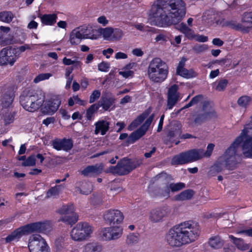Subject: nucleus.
<instances>
[{"label":"nucleus","mask_w":252,"mask_h":252,"mask_svg":"<svg viewBox=\"0 0 252 252\" xmlns=\"http://www.w3.org/2000/svg\"><path fill=\"white\" fill-rule=\"evenodd\" d=\"M61 103L60 96L54 95L43 105L41 110L44 114H53L58 109Z\"/></svg>","instance_id":"15"},{"label":"nucleus","mask_w":252,"mask_h":252,"mask_svg":"<svg viewBox=\"0 0 252 252\" xmlns=\"http://www.w3.org/2000/svg\"><path fill=\"white\" fill-rule=\"evenodd\" d=\"M171 189L169 187V184L166 185L164 187L159 190V195L161 197L168 198L170 196Z\"/></svg>","instance_id":"49"},{"label":"nucleus","mask_w":252,"mask_h":252,"mask_svg":"<svg viewBox=\"0 0 252 252\" xmlns=\"http://www.w3.org/2000/svg\"><path fill=\"white\" fill-rule=\"evenodd\" d=\"M139 237L138 236L134 233L130 234L127 236V242L128 244H135L138 242Z\"/></svg>","instance_id":"54"},{"label":"nucleus","mask_w":252,"mask_h":252,"mask_svg":"<svg viewBox=\"0 0 252 252\" xmlns=\"http://www.w3.org/2000/svg\"><path fill=\"white\" fill-rule=\"evenodd\" d=\"M82 39L83 38L78 28L73 30L69 34V41L72 45L79 44Z\"/></svg>","instance_id":"25"},{"label":"nucleus","mask_w":252,"mask_h":252,"mask_svg":"<svg viewBox=\"0 0 252 252\" xmlns=\"http://www.w3.org/2000/svg\"><path fill=\"white\" fill-rule=\"evenodd\" d=\"M35 164V156L32 155L28 157L22 163V165L23 166H33Z\"/></svg>","instance_id":"48"},{"label":"nucleus","mask_w":252,"mask_h":252,"mask_svg":"<svg viewBox=\"0 0 252 252\" xmlns=\"http://www.w3.org/2000/svg\"><path fill=\"white\" fill-rule=\"evenodd\" d=\"M167 215L165 210L158 208L152 210L149 216V219L153 223L162 221L164 218Z\"/></svg>","instance_id":"22"},{"label":"nucleus","mask_w":252,"mask_h":252,"mask_svg":"<svg viewBox=\"0 0 252 252\" xmlns=\"http://www.w3.org/2000/svg\"><path fill=\"white\" fill-rule=\"evenodd\" d=\"M242 22L245 24L247 26V27L246 28L241 24L237 23L233 21L228 22L226 25L236 30L248 32L249 31V28L252 29V12L245 13L242 18Z\"/></svg>","instance_id":"13"},{"label":"nucleus","mask_w":252,"mask_h":252,"mask_svg":"<svg viewBox=\"0 0 252 252\" xmlns=\"http://www.w3.org/2000/svg\"><path fill=\"white\" fill-rule=\"evenodd\" d=\"M200 233L199 224L193 221L187 220L169 229L165 235V240L172 247H180L195 241Z\"/></svg>","instance_id":"2"},{"label":"nucleus","mask_w":252,"mask_h":252,"mask_svg":"<svg viewBox=\"0 0 252 252\" xmlns=\"http://www.w3.org/2000/svg\"><path fill=\"white\" fill-rule=\"evenodd\" d=\"M208 48V45L205 44L196 45L193 47V50L197 53L203 52Z\"/></svg>","instance_id":"55"},{"label":"nucleus","mask_w":252,"mask_h":252,"mask_svg":"<svg viewBox=\"0 0 252 252\" xmlns=\"http://www.w3.org/2000/svg\"><path fill=\"white\" fill-rule=\"evenodd\" d=\"M68 104L69 106H72L75 104H78L80 105L85 106L87 102L81 99L77 95H73L70 97L68 100Z\"/></svg>","instance_id":"44"},{"label":"nucleus","mask_w":252,"mask_h":252,"mask_svg":"<svg viewBox=\"0 0 252 252\" xmlns=\"http://www.w3.org/2000/svg\"><path fill=\"white\" fill-rule=\"evenodd\" d=\"M29 234L33 232L49 233L52 229V224L49 221H39L26 224Z\"/></svg>","instance_id":"14"},{"label":"nucleus","mask_w":252,"mask_h":252,"mask_svg":"<svg viewBox=\"0 0 252 252\" xmlns=\"http://www.w3.org/2000/svg\"><path fill=\"white\" fill-rule=\"evenodd\" d=\"M229 238L239 249L245 250L247 247V245L244 243V240L242 239L235 237L232 235H229Z\"/></svg>","instance_id":"40"},{"label":"nucleus","mask_w":252,"mask_h":252,"mask_svg":"<svg viewBox=\"0 0 252 252\" xmlns=\"http://www.w3.org/2000/svg\"><path fill=\"white\" fill-rule=\"evenodd\" d=\"M251 130V128H244L241 135L212 167L211 171L218 173L225 169L230 170L235 169L239 159L238 151L241 147L244 156L252 158V137L248 135Z\"/></svg>","instance_id":"1"},{"label":"nucleus","mask_w":252,"mask_h":252,"mask_svg":"<svg viewBox=\"0 0 252 252\" xmlns=\"http://www.w3.org/2000/svg\"><path fill=\"white\" fill-rule=\"evenodd\" d=\"M148 112H144L135 119L128 126V129L132 130L139 126L148 116Z\"/></svg>","instance_id":"31"},{"label":"nucleus","mask_w":252,"mask_h":252,"mask_svg":"<svg viewBox=\"0 0 252 252\" xmlns=\"http://www.w3.org/2000/svg\"><path fill=\"white\" fill-rule=\"evenodd\" d=\"M228 84V81L225 79H221L212 84L213 88L217 91L220 92L225 90Z\"/></svg>","instance_id":"35"},{"label":"nucleus","mask_w":252,"mask_h":252,"mask_svg":"<svg viewBox=\"0 0 252 252\" xmlns=\"http://www.w3.org/2000/svg\"><path fill=\"white\" fill-rule=\"evenodd\" d=\"M78 28L83 39H90L95 40L99 38V31L94 29L91 25H84Z\"/></svg>","instance_id":"20"},{"label":"nucleus","mask_w":252,"mask_h":252,"mask_svg":"<svg viewBox=\"0 0 252 252\" xmlns=\"http://www.w3.org/2000/svg\"><path fill=\"white\" fill-rule=\"evenodd\" d=\"M127 58V55L123 52H119L116 53L115 58L117 60L126 59Z\"/></svg>","instance_id":"63"},{"label":"nucleus","mask_w":252,"mask_h":252,"mask_svg":"<svg viewBox=\"0 0 252 252\" xmlns=\"http://www.w3.org/2000/svg\"><path fill=\"white\" fill-rule=\"evenodd\" d=\"M100 92L98 90H94L90 95L89 102L92 103L94 102L100 96Z\"/></svg>","instance_id":"56"},{"label":"nucleus","mask_w":252,"mask_h":252,"mask_svg":"<svg viewBox=\"0 0 252 252\" xmlns=\"http://www.w3.org/2000/svg\"><path fill=\"white\" fill-rule=\"evenodd\" d=\"M204 113L202 116L204 119L210 117L212 115L214 111L213 109L212 106L208 102L204 103L203 107Z\"/></svg>","instance_id":"45"},{"label":"nucleus","mask_w":252,"mask_h":252,"mask_svg":"<svg viewBox=\"0 0 252 252\" xmlns=\"http://www.w3.org/2000/svg\"><path fill=\"white\" fill-rule=\"evenodd\" d=\"M29 234L27 225H25L14 230L4 240L7 243L18 242L23 236Z\"/></svg>","instance_id":"19"},{"label":"nucleus","mask_w":252,"mask_h":252,"mask_svg":"<svg viewBox=\"0 0 252 252\" xmlns=\"http://www.w3.org/2000/svg\"><path fill=\"white\" fill-rule=\"evenodd\" d=\"M123 228L121 225H112L111 226L102 228L100 236L104 241H111L118 239L123 235Z\"/></svg>","instance_id":"10"},{"label":"nucleus","mask_w":252,"mask_h":252,"mask_svg":"<svg viewBox=\"0 0 252 252\" xmlns=\"http://www.w3.org/2000/svg\"><path fill=\"white\" fill-rule=\"evenodd\" d=\"M52 76L51 73H41L38 75L34 79V82L37 83L41 81L48 79L50 77Z\"/></svg>","instance_id":"51"},{"label":"nucleus","mask_w":252,"mask_h":252,"mask_svg":"<svg viewBox=\"0 0 252 252\" xmlns=\"http://www.w3.org/2000/svg\"><path fill=\"white\" fill-rule=\"evenodd\" d=\"M93 190V185L91 183H85L83 184L80 189V192L83 194H88Z\"/></svg>","instance_id":"47"},{"label":"nucleus","mask_w":252,"mask_h":252,"mask_svg":"<svg viewBox=\"0 0 252 252\" xmlns=\"http://www.w3.org/2000/svg\"><path fill=\"white\" fill-rule=\"evenodd\" d=\"M189 163L192 162L201 158L198 149H194L187 151Z\"/></svg>","instance_id":"34"},{"label":"nucleus","mask_w":252,"mask_h":252,"mask_svg":"<svg viewBox=\"0 0 252 252\" xmlns=\"http://www.w3.org/2000/svg\"><path fill=\"white\" fill-rule=\"evenodd\" d=\"M252 98L247 95H243L238 98L237 103L239 106L243 108H247L251 103Z\"/></svg>","instance_id":"42"},{"label":"nucleus","mask_w":252,"mask_h":252,"mask_svg":"<svg viewBox=\"0 0 252 252\" xmlns=\"http://www.w3.org/2000/svg\"><path fill=\"white\" fill-rule=\"evenodd\" d=\"M28 247L30 252H48L50 250L46 240L39 234H32L30 237Z\"/></svg>","instance_id":"8"},{"label":"nucleus","mask_w":252,"mask_h":252,"mask_svg":"<svg viewBox=\"0 0 252 252\" xmlns=\"http://www.w3.org/2000/svg\"><path fill=\"white\" fill-rule=\"evenodd\" d=\"M53 147L58 150H63L65 152L70 151L73 146V143L71 139L56 138L52 142Z\"/></svg>","instance_id":"21"},{"label":"nucleus","mask_w":252,"mask_h":252,"mask_svg":"<svg viewBox=\"0 0 252 252\" xmlns=\"http://www.w3.org/2000/svg\"><path fill=\"white\" fill-rule=\"evenodd\" d=\"M110 123L105 120H100L94 124V134L97 135L100 133L101 135H105L109 129Z\"/></svg>","instance_id":"23"},{"label":"nucleus","mask_w":252,"mask_h":252,"mask_svg":"<svg viewBox=\"0 0 252 252\" xmlns=\"http://www.w3.org/2000/svg\"><path fill=\"white\" fill-rule=\"evenodd\" d=\"M133 168L131 165V161L128 159L124 158L119 161L116 166H110L108 172L114 174L123 175L130 172Z\"/></svg>","instance_id":"12"},{"label":"nucleus","mask_w":252,"mask_h":252,"mask_svg":"<svg viewBox=\"0 0 252 252\" xmlns=\"http://www.w3.org/2000/svg\"><path fill=\"white\" fill-rule=\"evenodd\" d=\"M136 66V63H130L125 65L122 70L119 72V74L125 78L129 77L132 78L134 73V70L132 69Z\"/></svg>","instance_id":"24"},{"label":"nucleus","mask_w":252,"mask_h":252,"mask_svg":"<svg viewBox=\"0 0 252 252\" xmlns=\"http://www.w3.org/2000/svg\"><path fill=\"white\" fill-rule=\"evenodd\" d=\"M103 220L106 224L109 225H121L124 216L122 212L117 209H109L106 211L103 215Z\"/></svg>","instance_id":"11"},{"label":"nucleus","mask_w":252,"mask_h":252,"mask_svg":"<svg viewBox=\"0 0 252 252\" xmlns=\"http://www.w3.org/2000/svg\"><path fill=\"white\" fill-rule=\"evenodd\" d=\"M154 117V115L152 114L146 120L144 124L139 129L132 132L128 137V142L130 143H133L143 136L151 124Z\"/></svg>","instance_id":"16"},{"label":"nucleus","mask_w":252,"mask_h":252,"mask_svg":"<svg viewBox=\"0 0 252 252\" xmlns=\"http://www.w3.org/2000/svg\"><path fill=\"white\" fill-rule=\"evenodd\" d=\"M103 250L102 246L96 242L89 243L85 246L86 252H99Z\"/></svg>","instance_id":"33"},{"label":"nucleus","mask_w":252,"mask_h":252,"mask_svg":"<svg viewBox=\"0 0 252 252\" xmlns=\"http://www.w3.org/2000/svg\"><path fill=\"white\" fill-rule=\"evenodd\" d=\"M89 85L88 79L86 78H82L80 81V86L82 89L85 90Z\"/></svg>","instance_id":"64"},{"label":"nucleus","mask_w":252,"mask_h":252,"mask_svg":"<svg viewBox=\"0 0 252 252\" xmlns=\"http://www.w3.org/2000/svg\"><path fill=\"white\" fill-rule=\"evenodd\" d=\"M113 41L120 40L123 36V31L119 29H113Z\"/></svg>","instance_id":"52"},{"label":"nucleus","mask_w":252,"mask_h":252,"mask_svg":"<svg viewBox=\"0 0 252 252\" xmlns=\"http://www.w3.org/2000/svg\"><path fill=\"white\" fill-rule=\"evenodd\" d=\"M194 39L198 42H205L208 41V38L203 35L195 34Z\"/></svg>","instance_id":"60"},{"label":"nucleus","mask_w":252,"mask_h":252,"mask_svg":"<svg viewBox=\"0 0 252 252\" xmlns=\"http://www.w3.org/2000/svg\"><path fill=\"white\" fill-rule=\"evenodd\" d=\"M98 109L96 104L92 105L86 111V117L87 120L91 121L93 119L94 113Z\"/></svg>","instance_id":"46"},{"label":"nucleus","mask_w":252,"mask_h":252,"mask_svg":"<svg viewBox=\"0 0 252 252\" xmlns=\"http://www.w3.org/2000/svg\"><path fill=\"white\" fill-rule=\"evenodd\" d=\"M41 23L45 25H53L57 21V15L56 14L40 15L38 16Z\"/></svg>","instance_id":"29"},{"label":"nucleus","mask_w":252,"mask_h":252,"mask_svg":"<svg viewBox=\"0 0 252 252\" xmlns=\"http://www.w3.org/2000/svg\"><path fill=\"white\" fill-rule=\"evenodd\" d=\"M17 60L13 50L9 48H4L0 52V64L12 65Z\"/></svg>","instance_id":"17"},{"label":"nucleus","mask_w":252,"mask_h":252,"mask_svg":"<svg viewBox=\"0 0 252 252\" xmlns=\"http://www.w3.org/2000/svg\"><path fill=\"white\" fill-rule=\"evenodd\" d=\"M45 94L42 91L24 92L20 96V103L27 111L34 112L42 108L45 102Z\"/></svg>","instance_id":"4"},{"label":"nucleus","mask_w":252,"mask_h":252,"mask_svg":"<svg viewBox=\"0 0 252 252\" xmlns=\"http://www.w3.org/2000/svg\"><path fill=\"white\" fill-rule=\"evenodd\" d=\"M218 14L212 11H207L204 13L202 17V20L208 25H212L215 23L218 24V21L217 19Z\"/></svg>","instance_id":"27"},{"label":"nucleus","mask_w":252,"mask_h":252,"mask_svg":"<svg viewBox=\"0 0 252 252\" xmlns=\"http://www.w3.org/2000/svg\"><path fill=\"white\" fill-rule=\"evenodd\" d=\"M214 147L215 145L214 144L210 143L208 145L207 149L205 151L202 149H198L199 151L200 152L201 158L210 157L212 154Z\"/></svg>","instance_id":"41"},{"label":"nucleus","mask_w":252,"mask_h":252,"mask_svg":"<svg viewBox=\"0 0 252 252\" xmlns=\"http://www.w3.org/2000/svg\"><path fill=\"white\" fill-rule=\"evenodd\" d=\"M186 61H187V60L185 58H183L181 59V60L180 61V62L178 64V65L177 67V70H176L177 73H178V72H179L180 71L182 70V69L185 68L184 66L185 65V63H186Z\"/></svg>","instance_id":"62"},{"label":"nucleus","mask_w":252,"mask_h":252,"mask_svg":"<svg viewBox=\"0 0 252 252\" xmlns=\"http://www.w3.org/2000/svg\"><path fill=\"white\" fill-rule=\"evenodd\" d=\"M63 188V187L61 185L51 188L47 191L46 197L49 198L56 197L59 195Z\"/></svg>","instance_id":"38"},{"label":"nucleus","mask_w":252,"mask_h":252,"mask_svg":"<svg viewBox=\"0 0 252 252\" xmlns=\"http://www.w3.org/2000/svg\"><path fill=\"white\" fill-rule=\"evenodd\" d=\"M97 22L103 26L108 24V20L105 16H101L97 19Z\"/></svg>","instance_id":"61"},{"label":"nucleus","mask_w":252,"mask_h":252,"mask_svg":"<svg viewBox=\"0 0 252 252\" xmlns=\"http://www.w3.org/2000/svg\"><path fill=\"white\" fill-rule=\"evenodd\" d=\"M169 187L171 191L175 192L184 188L185 185L183 183H171L169 184Z\"/></svg>","instance_id":"50"},{"label":"nucleus","mask_w":252,"mask_h":252,"mask_svg":"<svg viewBox=\"0 0 252 252\" xmlns=\"http://www.w3.org/2000/svg\"><path fill=\"white\" fill-rule=\"evenodd\" d=\"M115 102V99L114 98H104L103 97L101 99L100 101V106L102 107V108L105 110H108L110 107L112 105V104Z\"/></svg>","instance_id":"43"},{"label":"nucleus","mask_w":252,"mask_h":252,"mask_svg":"<svg viewBox=\"0 0 252 252\" xmlns=\"http://www.w3.org/2000/svg\"><path fill=\"white\" fill-rule=\"evenodd\" d=\"M91 169L92 170L93 174H99L103 169V165L102 164H96L95 165L90 166Z\"/></svg>","instance_id":"57"},{"label":"nucleus","mask_w":252,"mask_h":252,"mask_svg":"<svg viewBox=\"0 0 252 252\" xmlns=\"http://www.w3.org/2000/svg\"><path fill=\"white\" fill-rule=\"evenodd\" d=\"M99 36L102 35L104 39L113 41V29L111 27L100 28L99 30Z\"/></svg>","instance_id":"32"},{"label":"nucleus","mask_w":252,"mask_h":252,"mask_svg":"<svg viewBox=\"0 0 252 252\" xmlns=\"http://www.w3.org/2000/svg\"><path fill=\"white\" fill-rule=\"evenodd\" d=\"M14 94L12 91L3 94L1 99V105L3 108L9 107L13 102Z\"/></svg>","instance_id":"30"},{"label":"nucleus","mask_w":252,"mask_h":252,"mask_svg":"<svg viewBox=\"0 0 252 252\" xmlns=\"http://www.w3.org/2000/svg\"><path fill=\"white\" fill-rule=\"evenodd\" d=\"M194 194L192 190H186L176 195L175 198L177 200L184 201L191 199Z\"/></svg>","instance_id":"36"},{"label":"nucleus","mask_w":252,"mask_h":252,"mask_svg":"<svg viewBox=\"0 0 252 252\" xmlns=\"http://www.w3.org/2000/svg\"><path fill=\"white\" fill-rule=\"evenodd\" d=\"M189 163L187 152H185L174 156L171 160L172 165L185 164Z\"/></svg>","instance_id":"26"},{"label":"nucleus","mask_w":252,"mask_h":252,"mask_svg":"<svg viewBox=\"0 0 252 252\" xmlns=\"http://www.w3.org/2000/svg\"><path fill=\"white\" fill-rule=\"evenodd\" d=\"M179 87L175 84L168 88L167 93V108L171 109L176 103L181 99L180 93L178 92Z\"/></svg>","instance_id":"18"},{"label":"nucleus","mask_w":252,"mask_h":252,"mask_svg":"<svg viewBox=\"0 0 252 252\" xmlns=\"http://www.w3.org/2000/svg\"><path fill=\"white\" fill-rule=\"evenodd\" d=\"M208 244L213 249L218 250L223 247L224 242L220 236H215L209 238Z\"/></svg>","instance_id":"28"},{"label":"nucleus","mask_w":252,"mask_h":252,"mask_svg":"<svg viewBox=\"0 0 252 252\" xmlns=\"http://www.w3.org/2000/svg\"><path fill=\"white\" fill-rule=\"evenodd\" d=\"M168 72L167 64L159 58L152 59L147 68V75L149 80L156 83L164 81L167 78Z\"/></svg>","instance_id":"3"},{"label":"nucleus","mask_w":252,"mask_h":252,"mask_svg":"<svg viewBox=\"0 0 252 252\" xmlns=\"http://www.w3.org/2000/svg\"><path fill=\"white\" fill-rule=\"evenodd\" d=\"M61 215L59 221H61L71 225L77 221V217L74 212V207L72 204L63 205L57 210Z\"/></svg>","instance_id":"9"},{"label":"nucleus","mask_w":252,"mask_h":252,"mask_svg":"<svg viewBox=\"0 0 252 252\" xmlns=\"http://www.w3.org/2000/svg\"><path fill=\"white\" fill-rule=\"evenodd\" d=\"M148 20L151 25L159 27H166L176 23L175 19L168 16L164 9L158 5L152 7Z\"/></svg>","instance_id":"5"},{"label":"nucleus","mask_w":252,"mask_h":252,"mask_svg":"<svg viewBox=\"0 0 252 252\" xmlns=\"http://www.w3.org/2000/svg\"><path fill=\"white\" fill-rule=\"evenodd\" d=\"M177 73L178 75L188 79L195 77L197 75V73L193 69H191L188 70L185 68L184 69H182V70Z\"/></svg>","instance_id":"39"},{"label":"nucleus","mask_w":252,"mask_h":252,"mask_svg":"<svg viewBox=\"0 0 252 252\" xmlns=\"http://www.w3.org/2000/svg\"><path fill=\"white\" fill-rule=\"evenodd\" d=\"M170 7L169 15L176 21H181L186 13V4L183 0H168Z\"/></svg>","instance_id":"7"},{"label":"nucleus","mask_w":252,"mask_h":252,"mask_svg":"<svg viewBox=\"0 0 252 252\" xmlns=\"http://www.w3.org/2000/svg\"><path fill=\"white\" fill-rule=\"evenodd\" d=\"M183 33L185 35L186 37L189 39H194L195 35L194 31L189 27Z\"/></svg>","instance_id":"58"},{"label":"nucleus","mask_w":252,"mask_h":252,"mask_svg":"<svg viewBox=\"0 0 252 252\" xmlns=\"http://www.w3.org/2000/svg\"><path fill=\"white\" fill-rule=\"evenodd\" d=\"M113 53L114 50L113 49L111 48L104 49L102 51V55L104 56L106 59H109L110 58L111 55H112L113 54Z\"/></svg>","instance_id":"59"},{"label":"nucleus","mask_w":252,"mask_h":252,"mask_svg":"<svg viewBox=\"0 0 252 252\" xmlns=\"http://www.w3.org/2000/svg\"><path fill=\"white\" fill-rule=\"evenodd\" d=\"M93 231V227L88 222H79L72 228L70 236L72 240L81 242L89 238Z\"/></svg>","instance_id":"6"},{"label":"nucleus","mask_w":252,"mask_h":252,"mask_svg":"<svg viewBox=\"0 0 252 252\" xmlns=\"http://www.w3.org/2000/svg\"><path fill=\"white\" fill-rule=\"evenodd\" d=\"M110 68V63L106 62H102L98 64V69L102 72H107Z\"/></svg>","instance_id":"53"},{"label":"nucleus","mask_w":252,"mask_h":252,"mask_svg":"<svg viewBox=\"0 0 252 252\" xmlns=\"http://www.w3.org/2000/svg\"><path fill=\"white\" fill-rule=\"evenodd\" d=\"M14 17L13 13L9 11H3L0 12V21L6 23H10Z\"/></svg>","instance_id":"37"}]
</instances>
